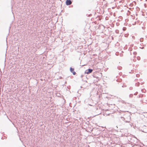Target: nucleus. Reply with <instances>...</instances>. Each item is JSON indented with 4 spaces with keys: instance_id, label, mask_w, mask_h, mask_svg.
Returning <instances> with one entry per match:
<instances>
[{
    "instance_id": "1",
    "label": "nucleus",
    "mask_w": 147,
    "mask_h": 147,
    "mask_svg": "<svg viewBox=\"0 0 147 147\" xmlns=\"http://www.w3.org/2000/svg\"><path fill=\"white\" fill-rule=\"evenodd\" d=\"M92 69H89L86 71L85 72V73L87 74H88L91 73L92 72Z\"/></svg>"
},
{
    "instance_id": "3",
    "label": "nucleus",
    "mask_w": 147,
    "mask_h": 147,
    "mask_svg": "<svg viewBox=\"0 0 147 147\" xmlns=\"http://www.w3.org/2000/svg\"><path fill=\"white\" fill-rule=\"evenodd\" d=\"M70 71L72 73H73V74L74 75H75L76 74V73L74 71V68H73L71 67L70 68Z\"/></svg>"
},
{
    "instance_id": "2",
    "label": "nucleus",
    "mask_w": 147,
    "mask_h": 147,
    "mask_svg": "<svg viewBox=\"0 0 147 147\" xmlns=\"http://www.w3.org/2000/svg\"><path fill=\"white\" fill-rule=\"evenodd\" d=\"M72 3L71 1L70 0H67L66 1V4L67 5H69Z\"/></svg>"
}]
</instances>
